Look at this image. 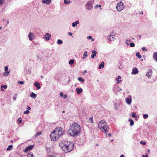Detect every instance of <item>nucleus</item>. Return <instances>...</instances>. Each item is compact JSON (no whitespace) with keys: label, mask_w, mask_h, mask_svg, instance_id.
I'll return each instance as SVG.
<instances>
[{"label":"nucleus","mask_w":157,"mask_h":157,"mask_svg":"<svg viewBox=\"0 0 157 157\" xmlns=\"http://www.w3.org/2000/svg\"><path fill=\"white\" fill-rule=\"evenodd\" d=\"M76 91L78 94H79L82 91V88H77L76 89Z\"/></svg>","instance_id":"obj_20"},{"label":"nucleus","mask_w":157,"mask_h":157,"mask_svg":"<svg viewBox=\"0 0 157 157\" xmlns=\"http://www.w3.org/2000/svg\"><path fill=\"white\" fill-rule=\"evenodd\" d=\"M30 96L32 98L35 99L36 97V94L32 92L30 94Z\"/></svg>","instance_id":"obj_21"},{"label":"nucleus","mask_w":157,"mask_h":157,"mask_svg":"<svg viewBox=\"0 0 157 157\" xmlns=\"http://www.w3.org/2000/svg\"><path fill=\"white\" fill-rule=\"evenodd\" d=\"M119 88V87H117V85L114 86L113 88V90L115 93H117L118 89Z\"/></svg>","instance_id":"obj_19"},{"label":"nucleus","mask_w":157,"mask_h":157,"mask_svg":"<svg viewBox=\"0 0 157 157\" xmlns=\"http://www.w3.org/2000/svg\"><path fill=\"white\" fill-rule=\"evenodd\" d=\"M129 121L130 122V125L131 126H132L134 125V122L131 119H129Z\"/></svg>","instance_id":"obj_24"},{"label":"nucleus","mask_w":157,"mask_h":157,"mask_svg":"<svg viewBox=\"0 0 157 157\" xmlns=\"http://www.w3.org/2000/svg\"><path fill=\"white\" fill-rule=\"evenodd\" d=\"M89 122L90 123H93V121L92 117H90L89 119Z\"/></svg>","instance_id":"obj_38"},{"label":"nucleus","mask_w":157,"mask_h":157,"mask_svg":"<svg viewBox=\"0 0 157 157\" xmlns=\"http://www.w3.org/2000/svg\"><path fill=\"white\" fill-rule=\"evenodd\" d=\"M107 40H110L111 41V35L109 36H108L107 37Z\"/></svg>","instance_id":"obj_46"},{"label":"nucleus","mask_w":157,"mask_h":157,"mask_svg":"<svg viewBox=\"0 0 157 157\" xmlns=\"http://www.w3.org/2000/svg\"><path fill=\"white\" fill-rule=\"evenodd\" d=\"M68 34L70 36H71L73 35L72 33H70V32L68 33Z\"/></svg>","instance_id":"obj_53"},{"label":"nucleus","mask_w":157,"mask_h":157,"mask_svg":"<svg viewBox=\"0 0 157 157\" xmlns=\"http://www.w3.org/2000/svg\"><path fill=\"white\" fill-rule=\"evenodd\" d=\"M130 46L132 47H133L135 46V44L134 43H131L129 44Z\"/></svg>","instance_id":"obj_37"},{"label":"nucleus","mask_w":157,"mask_h":157,"mask_svg":"<svg viewBox=\"0 0 157 157\" xmlns=\"http://www.w3.org/2000/svg\"><path fill=\"white\" fill-rule=\"evenodd\" d=\"M5 71H6V72H4L3 73V75L4 76H7L8 75L7 74L9 73L10 72V70H9L7 66L5 67Z\"/></svg>","instance_id":"obj_10"},{"label":"nucleus","mask_w":157,"mask_h":157,"mask_svg":"<svg viewBox=\"0 0 157 157\" xmlns=\"http://www.w3.org/2000/svg\"><path fill=\"white\" fill-rule=\"evenodd\" d=\"M132 98L131 95H128V97L125 98V101L129 105L131 104Z\"/></svg>","instance_id":"obj_7"},{"label":"nucleus","mask_w":157,"mask_h":157,"mask_svg":"<svg viewBox=\"0 0 157 157\" xmlns=\"http://www.w3.org/2000/svg\"><path fill=\"white\" fill-rule=\"evenodd\" d=\"M13 146L12 145H10L8 147V148H7V150H11L12 149Z\"/></svg>","instance_id":"obj_29"},{"label":"nucleus","mask_w":157,"mask_h":157,"mask_svg":"<svg viewBox=\"0 0 157 157\" xmlns=\"http://www.w3.org/2000/svg\"><path fill=\"white\" fill-rule=\"evenodd\" d=\"M86 9L88 10H91L93 8V5L91 1L88 2L85 6Z\"/></svg>","instance_id":"obj_6"},{"label":"nucleus","mask_w":157,"mask_h":157,"mask_svg":"<svg viewBox=\"0 0 157 157\" xmlns=\"http://www.w3.org/2000/svg\"><path fill=\"white\" fill-rule=\"evenodd\" d=\"M104 67V63L103 62H102L101 64H99L98 66V68L101 69V68H103Z\"/></svg>","instance_id":"obj_23"},{"label":"nucleus","mask_w":157,"mask_h":157,"mask_svg":"<svg viewBox=\"0 0 157 157\" xmlns=\"http://www.w3.org/2000/svg\"><path fill=\"white\" fill-rule=\"evenodd\" d=\"M63 134L62 128L60 127H57L55 129L50 136L51 140L55 141L58 140Z\"/></svg>","instance_id":"obj_3"},{"label":"nucleus","mask_w":157,"mask_h":157,"mask_svg":"<svg viewBox=\"0 0 157 157\" xmlns=\"http://www.w3.org/2000/svg\"><path fill=\"white\" fill-rule=\"evenodd\" d=\"M59 146L62 150L65 152H68L73 149L74 144L72 142L63 141L59 143Z\"/></svg>","instance_id":"obj_2"},{"label":"nucleus","mask_w":157,"mask_h":157,"mask_svg":"<svg viewBox=\"0 0 157 157\" xmlns=\"http://www.w3.org/2000/svg\"><path fill=\"white\" fill-rule=\"evenodd\" d=\"M91 41H94V38L92 39H91Z\"/></svg>","instance_id":"obj_64"},{"label":"nucleus","mask_w":157,"mask_h":157,"mask_svg":"<svg viewBox=\"0 0 157 157\" xmlns=\"http://www.w3.org/2000/svg\"><path fill=\"white\" fill-rule=\"evenodd\" d=\"M59 95H60V96H61L62 97H63V93L62 92H61L60 93Z\"/></svg>","instance_id":"obj_49"},{"label":"nucleus","mask_w":157,"mask_h":157,"mask_svg":"<svg viewBox=\"0 0 157 157\" xmlns=\"http://www.w3.org/2000/svg\"><path fill=\"white\" fill-rule=\"evenodd\" d=\"M92 54L91 55V57L92 59H94V57L96 56V54H97V52L94 50H92Z\"/></svg>","instance_id":"obj_13"},{"label":"nucleus","mask_w":157,"mask_h":157,"mask_svg":"<svg viewBox=\"0 0 157 157\" xmlns=\"http://www.w3.org/2000/svg\"><path fill=\"white\" fill-rule=\"evenodd\" d=\"M136 56L137 57H138L139 59L141 58L142 57L141 56L140 54L138 52L136 53Z\"/></svg>","instance_id":"obj_34"},{"label":"nucleus","mask_w":157,"mask_h":157,"mask_svg":"<svg viewBox=\"0 0 157 157\" xmlns=\"http://www.w3.org/2000/svg\"><path fill=\"white\" fill-rule=\"evenodd\" d=\"M87 38L88 39H91L92 38V36H87Z\"/></svg>","instance_id":"obj_50"},{"label":"nucleus","mask_w":157,"mask_h":157,"mask_svg":"<svg viewBox=\"0 0 157 157\" xmlns=\"http://www.w3.org/2000/svg\"><path fill=\"white\" fill-rule=\"evenodd\" d=\"M33 145H30L27 147L24 150V151L25 152H27L30 150H31L33 147Z\"/></svg>","instance_id":"obj_11"},{"label":"nucleus","mask_w":157,"mask_h":157,"mask_svg":"<svg viewBox=\"0 0 157 157\" xmlns=\"http://www.w3.org/2000/svg\"><path fill=\"white\" fill-rule=\"evenodd\" d=\"M7 86L6 85H5L4 86L2 85L1 86V88H4L5 89H6L7 88Z\"/></svg>","instance_id":"obj_42"},{"label":"nucleus","mask_w":157,"mask_h":157,"mask_svg":"<svg viewBox=\"0 0 157 157\" xmlns=\"http://www.w3.org/2000/svg\"><path fill=\"white\" fill-rule=\"evenodd\" d=\"M79 22L78 21H76L75 22H73L72 23V26L73 27H75L79 23Z\"/></svg>","instance_id":"obj_22"},{"label":"nucleus","mask_w":157,"mask_h":157,"mask_svg":"<svg viewBox=\"0 0 157 157\" xmlns=\"http://www.w3.org/2000/svg\"><path fill=\"white\" fill-rule=\"evenodd\" d=\"M17 96V94H16L14 95L13 97V100L14 101H16V100Z\"/></svg>","instance_id":"obj_33"},{"label":"nucleus","mask_w":157,"mask_h":157,"mask_svg":"<svg viewBox=\"0 0 157 157\" xmlns=\"http://www.w3.org/2000/svg\"><path fill=\"white\" fill-rule=\"evenodd\" d=\"M143 143V145H145V144H146V143H145V142H143L142 141H140V143H141H141Z\"/></svg>","instance_id":"obj_52"},{"label":"nucleus","mask_w":157,"mask_h":157,"mask_svg":"<svg viewBox=\"0 0 157 157\" xmlns=\"http://www.w3.org/2000/svg\"><path fill=\"white\" fill-rule=\"evenodd\" d=\"M152 71L151 70H149L147 72L146 76L148 78H151L152 75Z\"/></svg>","instance_id":"obj_9"},{"label":"nucleus","mask_w":157,"mask_h":157,"mask_svg":"<svg viewBox=\"0 0 157 157\" xmlns=\"http://www.w3.org/2000/svg\"><path fill=\"white\" fill-rule=\"evenodd\" d=\"M87 52L85 51L83 54V56L82 57L83 59H85L87 56Z\"/></svg>","instance_id":"obj_26"},{"label":"nucleus","mask_w":157,"mask_h":157,"mask_svg":"<svg viewBox=\"0 0 157 157\" xmlns=\"http://www.w3.org/2000/svg\"><path fill=\"white\" fill-rule=\"evenodd\" d=\"M28 37L30 40L32 41L34 39L35 36L33 33L29 32L28 35Z\"/></svg>","instance_id":"obj_8"},{"label":"nucleus","mask_w":157,"mask_h":157,"mask_svg":"<svg viewBox=\"0 0 157 157\" xmlns=\"http://www.w3.org/2000/svg\"><path fill=\"white\" fill-rule=\"evenodd\" d=\"M120 157H125L124 155H121Z\"/></svg>","instance_id":"obj_59"},{"label":"nucleus","mask_w":157,"mask_h":157,"mask_svg":"<svg viewBox=\"0 0 157 157\" xmlns=\"http://www.w3.org/2000/svg\"><path fill=\"white\" fill-rule=\"evenodd\" d=\"M138 71L137 68H135L132 70V74H138Z\"/></svg>","instance_id":"obj_15"},{"label":"nucleus","mask_w":157,"mask_h":157,"mask_svg":"<svg viewBox=\"0 0 157 157\" xmlns=\"http://www.w3.org/2000/svg\"><path fill=\"white\" fill-rule=\"evenodd\" d=\"M142 157H149L147 155H143L142 156Z\"/></svg>","instance_id":"obj_57"},{"label":"nucleus","mask_w":157,"mask_h":157,"mask_svg":"<svg viewBox=\"0 0 157 157\" xmlns=\"http://www.w3.org/2000/svg\"><path fill=\"white\" fill-rule=\"evenodd\" d=\"M118 67L120 69H121L123 67V65H122L121 63H119L118 64Z\"/></svg>","instance_id":"obj_30"},{"label":"nucleus","mask_w":157,"mask_h":157,"mask_svg":"<svg viewBox=\"0 0 157 157\" xmlns=\"http://www.w3.org/2000/svg\"><path fill=\"white\" fill-rule=\"evenodd\" d=\"M98 128L103 132L106 133L109 130V128L107 123L104 121H100L98 123Z\"/></svg>","instance_id":"obj_4"},{"label":"nucleus","mask_w":157,"mask_h":157,"mask_svg":"<svg viewBox=\"0 0 157 157\" xmlns=\"http://www.w3.org/2000/svg\"><path fill=\"white\" fill-rule=\"evenodd\" d=\"M29 113V111L28 110H26V111L24 112V113L25 114H27Z\"/></svg>","instance_id":"obj_43"},{"label":"nucleus","mask_w":157,"mask_h":157,"mask_svg":"<svg viewBox=\"0 0 157 157\" xmlns=\"http://www.w3.org/2000/svg\"><path fill=\"white\" fill-rule=\"evenodd\" d=\"M75 62V60L74 59H71L69 61V64L71 65H72Z\"/></svg>","instance_id":"obj_28"},{"label":"nucleus","mask_w":157,"mask_h":157,"mask_svg":"<svg viewBox=\"0 0 157 157\" xmlns=\"http://www.w3.org/2000/svg\"><path fill=\"white\" fill-rule=\"evenodd\" d=\"M51 37V35L49 33H46L44 37V38H45L46 40H49L50 39L49 37Z\"/></svg>","instance_id":"obj_12"},{"label":"nucleus","mask_w":157,"mask_h":157,"mask_svg":"<svg viewBox=\"0 0 157 157\" xmlns=\"http://www.w3.org/2000/svg\"><path fill=\"white\" fill-rule=\"evenodd\" d=\"M139 14H143V11H141L140 13H139Z\"/></svg>","instance_id":"obj_58"},{"label":"nucleus","mask_w":157,"mask_h":157,"mask_svg":"<svg viewBox=\"0 0 157 157\" xmlns=\"http://www.w3.org/2000/svg\"><path fill=\"white\" fill-rule=\"evenodd\" d=\"M78 79L79 81L81 82L82 83L84 82V80L82 77H79Z\"/></svg>","instance_id":"obj_27"},{"label":"nucleus","mask_w":157,"mask_h":157,"mask_svg":"<svg viewBox=\"0 0 157 157\" xmlns=\"http://www.w3.org/2000/svg\"><path fill=\"white\" fill-rule=\"evenodd\" d=\"M114 106L115 108L116 109H118V107H117V103H115L114 104Z\"/></svg>","instance_id":"obj_44"},{"label":"nucleus","mask_w":157,"mask_h":157,"mask_svg":"<svg viewBox=\"0 0 157 157\" xmlns=\"http://www.w3.org/2000/svg\"><path fill=\"white\" fill-rule=\"evenodd\" d=\"M153 58L157 62V52H155L153 54Z\"/></svg>","instance_id":"obj_18"},{"label":"nucleus","mask_w":157,"mask_h":157,"mask_svg":"<svg viewBox=\"0 0 157 157\" xmlns=\"http://www.w3.org/2000/svg\"><path fill=\"white\" fill-rule=\"evenodd\" d=\"M132 116L133 118L136 117V114L134 113H132Z\"/></svg>","instance_id":"obj_45"},{"label":"nucleus","mask_w":157,"mask_h":157,"mask_svg":"<svg viewBox=\"0 0 157 157\" xmlns=\"http://www.w3.org/2000/svg\"><path fill=\"white\" fill-rule=\"evenodd\" d=\"M101 5H97L96 6H95L94 7V8L95 9H97L98 7H99L100 8V9L101 10Z\"/></svg>","instance_id":"obj_31"},{"label":"nucleus","mask_w":157,"mask_h":157,"mask_svg":"<svg viewBox=\"0 0 157 157\" xmlns=\"http://www.w3.org/2000/svg\"><path fill=\"white\" fill-rule=\"evenodd\" d=\"M64 2L66 4H68L70 3V0H65L64 1Z\"/></svg>","instance_id":"obj_36"},{"label":"nucleus","mask_w":157,"mask_h":157,"mask_svg":"<svg viewBox=\"0 0 157 157\" xmlns=\"http://www.w3.org/2000/svg\"><path fill=\"white\" fill-rule=\"evenodd\" d=\"M4 90V89H3V88H1V91H3Z\"/></svg>","instance_id":"obj_62"},{"label":"nucleus","mask_w":157,"mask_h":157,"mask_svg":"<svg viewBox=\"0 0 157 157\" xmlns=\"http://www.w3.org/2000/svg\"><path fill=\"white\" fill-rule=\"evenodd\" d=\"M121 76L120 75L118 76L117 78H116V80L117 82H116L117 84H118L122 81V80L121 79Z\"/></svg>","instance_id":"obj_16"},{"label":"nucleus","mask_w":157,"mask_h":157,"mask_svg":"<svg viewBox=\"0 0 157 157\" xmlns=\"http://www.w3.org/2000/svg\"><path fill=\"white\" fill-rule=\"evenodd\" d=\"M63 41L60 39H58L57 40V43L59 44H63Z\"/></svg>","instance_id":"obj_32"},{"label":"nucleus","mask_w":157,"mask_h":157,"mask_svg":"<svg viewBox=\"0 0 157 157\" xmlns=\"http://www.w3.org/2000/svg\"><path fill=\"white\" fill-rule=\"evenodd\" d=\"M84 73H87V71H86V70H84Z\"/></svg>","instance_id":"obj_63"},{"label":"nucleus","mask_w":157,"mask_h":157,"mask_svg":"<svg viewBox=\"0 0 157 157\" xmlns=\"http://www.w3.org/2000/svg\"><path fill=\"white\" fill-rule=\"evenodd\" d=\"M108 136H109V137H110V136H111V133H109V134L108 135Z\"/></svg>","instance_id":"obj_61"},{"label":"nucleus","mask_w":157,"mask_h":157,"mask_svg":"<svg viewBox=\"0 0 157 157\" xmlns=\"http://www.w3.org/2000/svg\"><path fill=\"white\" fill-rule=\"evenodd\" d=\"M34 85L36 87L37 89H39L41 88L40 84L37 82H35L34 83Z\"/></svg>","instance_id":"obj_17"},{"label":"nucleus","mask_w":157,"mask_h":157,"mask_svg":"<svg viewBox=\"0 0 157 157\" xmlns=\"http://www.w3.org/2000/svg\"><path fill=\"white\" fill-rule=\"evenodd\" d=\"M115 39V37L114 36L111 35V41L114 40Z\"/></svg>","instance_id":"obj_40"},{"label":"nucleus","mask_w":157,"mask_h":157,"mask_svg":"<svg viewBox=\"0 0 157 157\" xmlns=\"http://www.w3.org/2000/svg\"><path fill=\"white\" fill-rule=\"evenodd\" d=\"M142 49L143 51H147V50L144 47H143L142 48Z\"/></svg>","instance_id":"obj_48"},{"label":"nucleus","mask_w":157,"mask_h":157,"mask_svg":"<svg viewBox=\"0 0 157 157\" xmlns=\"http://www.w3.org/2000/svg\"><path fill=\"white\" fill-rule=\"evenodd\" d=\"M64 97V99H66L67 97V95L66 94H65L64 96H63Z\"/></svg>","instance_id":"obj_54"},{"label":"nucleus","mask_w":157,"mask_h":157,"mask_svg":"<svg viewBox=\"0 0 157 157\" xmlns=\"http://www.w3.org/2000/svg\"><path fill=\"white\" fill-rule=\"evenodd\" d=\"M27 109H28V110H30L31 109V107L28 106L27 107Z\"/></svg>","instance_id":"obj_51"},{"label":"nucleus","mask_w":157,"mask_h":157,"mask_svg":"<svg viewBox=\"0 0 157 157\" xmlns=\"http://www.w3.org/2000/svg\"><path fill=\"white\" fill-rule=\"evenodd\" d=\"M42 134L41 132H37L36 134L34 136L35 137H36L38 136L41 135Z\"/></svg>","instance_id":"obj_35"},{"label":"nucleus","mask_w":157,"mask_h":157,"mask_svg":"<svg viewBox=\"0 0 157 157\" xmlns=\"http://www.w3.org/2000/svg\"><path fill=\"white\" fill-rule=\"evenodd\" d=\"M124 7V5L121 2H118L116 6V9L118 11L122 10Z\"/></svg>","instance_id":"obj_5"},{"label":"nucleus","mask_w":157,"mask_h":157,"mask_svg":"<svg viewBox=\"0 0 157 157\" xmlns=\"http://www.w3.org/2000/svg\"><path fill=\"white\" fill-rule=\"evenodd\" d=\"M138 36L141 39V36L140 35H138Z\"/></svg>","instance_id":"obj_60"},{"label":"nucleus","mask_w":157,"mask_h":157,"mask_svg":"<svg viewBox=\"0 0 157 157\" xmlns=\"http://www.w3.org/2000/svg\"><path fill=\"white\" fill-rule=\"evenodd\" d=\"M18 83L21 84L23 85L24 84V81H19Z\"/></svg>","instance_id":"obj_47"},{"label":"nucleus","mask_w":157,"mask_h":157,"mask_svg":"<svg viewBox=\"0 0 157 157\" xmlns=\"http://www.w3.org/2000/svg\"><path fill=\"white\" fill-rule=\"evenodd\" d=\"M42 2L43 3L48 5L51 2V0H42Z\"/></svg>","instance_id":"obj_14"},{"label":"nucleus","mask_w":157,"mask_h":157,"mask_svg":"<svg viewBox=\"0 0 157 157\" xmlns=\"http://www.w3.org/2000/svg\"><path fill=\"white\" fill-rule=\"evenodd\" d=\"M4 2V0H0V5H2Z\"/></svg>","instance_id":"obj_41"},{"label":"nucleus","mask_w":157,"mask_h":157,"mask_svg":"<svg viewBox=\"0 0 157 157\" xmlns=\"http://www.w3.org/2000/svg\"><path fill=\"white\" fill-rule=\"evenodd\" d=\"M119 89V90H117V92H119L120 91H121L122 90L120 88Z\"/></svg>","instance_id":"obj_55"},{"label":"nucleus","mask_w":157,"mask_h":157,"mask_svg":"<svg viewBox=\"0 0 157 157\" xmlns=\"http://www.w3.org/2000/svg\"><path fill=\"white\" fill-rule=\"evenodd\" d=\"M27 157H35L33 154L32 152L29 153L27 155Z\"/></svg>","instance_id":"obj_25"},{"label":"nucleus","mask_w":157,"mask_h":157,"mask_svg":"<svg viewBox=\"0 0 157 157\" xmlns=\"http://www.w3.org/2000/svg\"><path fill=\"white\" fill-rule=\"evenodd\" d=\"M148 117V116L147 114H144L143 115V118L144 119L147 118Z\"/></svg>","instance_id":"obj_39"},{"label":"nucleus","mask_w":157,"mask_h":157,"mask_svg":"<svg viewBox=\"0 0 157 157\" xmlns=\"http://www.w3.org/2000/svg\"><path fill=\"white\" fill-rule=\"evenodd\" d=\"M128 40L127 39H126V44L128 45L129 44L128 43V42H127L128 41Z\"/></svg>","instance_id":"obj_56"},{"label":"nucleus","mask_w":157,"mask_h":157,"mask_svg":"<svg viewBox=\"0 0 157 157\" xmlns=\"http://www.w3.org/2000/svg\"><path fill=\"white\" fill-rule=\"evenodd\" d=\"M81 131L80 126L76 123L71 124L67 132L69 135L72 136H77Z\"/></svg>","instance_id":"obj_1"}]
</instances>
